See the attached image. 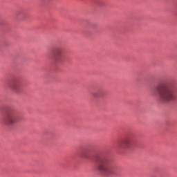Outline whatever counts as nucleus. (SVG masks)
<instances>
[{
	"instance_id": "obj_3",
	"label": "nucleus",
	"mask_w": 177,
	"mask_h": 177,
	"mask_svg": "<svg viewBox=\"0 0 177 177\" xmlns=\"http://www.w3.org/2000/svg\"><path fill=\"white\" fill-rule=\"evenodd\" d=\"M21 120V115L16 110L11 109L6 113L5 118H3L2 121L5 125H16L17 122Z\"/></svg>"
},
{
	"instance_id": "obj_4",
	"label": "nucleus",
	"mask_w": 177,
	"mask_h": 177,
	"mask_svg": "<svg viewBox=\"0 0 177 177\" xmlns=\"http://www.w3.org/2000/svg\"><path fill=\"white\" fill-rule=\"evenodd\" d=\"M133 146H135V139L132 138H126L118 144V147L120 150H127V149H131Z\"/></svg>"
},
{
	"instance_id": "obj_1",
	"label": "nucleus",
	"mask_w": 177,
	"mask_h": 177,
	"mask_svg": "<svg viewBox=\"0 0 177 177\" xmlns=\"http://www.w3.org/2000/svg\"><path fill=\"white\" fill-rule=\"evenodd\" d=\"M175 91V86L169 82H161L154 89L155 95H158L159 100L162 103H168L176 100V94Z\"/></svg>"
},
{
	"instance_id": "obj_8",
	"label": "nucleus",
	"mask_w": 177,
	"mask_h": 177,
	"mask_svg": "<svg viewBox=\"0 0 177 177\" xmlns=\"http://www.w3.org/2000/svg\"><path fill=\"white\" fill-rule=\"evenodd\" d=\"M82 157L83 158H88V156H86V155H83Z\"/></svg>"
},
{
	"instance_id": "obj_5",
	"label": "nucleus",
	"mask_w": 177,
	"mask_h": 177,
	"mask_svg": "<svg viewBox=\"0 0 177 177\" xmlns=\"http://www.w3.org/2000/svg\"><path fill=\"white\" fill-rule=\"evenodd\" d=\"M54 61L55 63H60L62 60V51L60 49H57L54 53Z\"/></svg>"
},
{
	"instance_id": "obj_2",
	"label": "nucleus",
	"mask_w": 177,
	"mask_h": 177,
	"mask_svg": "<svg viewBox=\"0 0 177 177\" xmlns=\"http://www.w3.org/2000/svg\"><path fill=\"white\" fill-rule=\"evenodd\" d=\"M97 170L103 175H115L118 172V166L107 156H99L95 159Z\"/></svg>"
},
{
	"instance_id": "obj_6",
	"label": "nucleus",
	"mask_w": 177,
	"mask_h": 177,
	"mask_svg": "<svg viewBox=\"0 0 177 177\" xmlns=\"http://www.w3.org/2000/svg\"><path fill=\"white\" fill-rule=\"evenodd\" d=\"M11 89L14 92H19V91H20V82L14 81L11 84Z\"/></svg>"
},
{
	"instance_id": "obj_7",
	"label": "nucleus",
	"mask_w": 177,
	"mask_h": 177,
	"mask_svg": "<svg viewBox=\"0 0 177 177\" xmlns=\"http://www.w3.org/2000/svg\"><path fill=\"white\" fill-rule=\"evenodd\" d=\"M93 95L95 97H99V96H103L102 90H98L97 92L93 93Z\"/></svg>"
}]
</instances>
